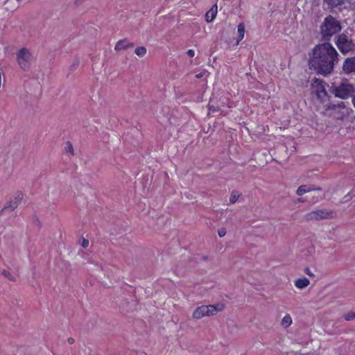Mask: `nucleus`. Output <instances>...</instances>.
I'll return each instance as SVG.
<instances>
[{"label":"nucleus","instance_id":"nucleus-36","mask_svg":"<svg viewBox=\"0 0 355 355\" xmlns=\"http://www.w3.org/2000/svg\"><path fill=\"white\" fill-rule=\"evenodd\" d=\"M344 105V103L343 102H341L339 105H338V107H343Z\"/></svg>","mask_w":355,"mask_h":355},{"label":"nucleus","instance_id":"nucleus-4","mask_svg":"<svg viewBox=\"0 0 355 355\" xmlns=\"http://www.w3.org/2000/svg\"><path fill=\"white\" fill-rule=\"evenodd\" d=\"M338 49L343 54L348 53L355 51V43L352 36L347 33V31L339 34L335 42Z\"/></svg>","mask_w":355,"mask_h":355},{"label":"nucleus","instance_id":"nucleus-34","mask_svg":"<svg viewBox=\"0 0 355 355\" xmlns=\"http://www.w3.org/2000/svg\"><path fill=\"white\" fill-rule=\"evenodd\" d=\"M85 0H76V4H80L82 3Z\"/></svg>","mask_w":355,"mask_h":355},{"label":"nucleus","instance_id":"nucleus-9","mask_svg":"<svg viewBox=\"0 0 355 355\" xmlns=\"http://www.w3.org/2000/svg\"><path fill=\"white\" fill-rule=\"evenodd\" d=\"M352 0H324L328 6L331 8H338L340 11L347 8L346 3H351Z\"/></svg>","mask_w":355,"mask_h":355},{"label":"nucleus","instance_id":"nucleus-15","mask_svg":"<svg viewBox=\"0 0 355 355\" xmlns=\"http://www.w3.org/2000/svg\"><path fill=\"white\" fill-rule=\"evenodd\" d=\"M325 82L322 81V80H320L318 83V85H316V94L318 96V98H322L323 96H327V92L325 89V87H324V85H325Z\"/></svg>","mask_w":355,"mask_h":355},{"label":"nucleus","instance_id":"nucleus-30","mask_svg":"<svg viewBox=\"0 0 355 355\" xmlns=\"http://www.w3.org/2000/svg\"><path fill=\"white\" fill-rule=\"evenodd\" d=\"M187 53L189 57H193L195 54L194 51L192 49L188 50Z\"/></svg>","mask_w":355,"mask_h":355},{"label":"nucleus","instance_id":"nucleus-33","mask_svg":"<svg viewBox=\"0 0 355 355\" xmlns=\"http://www.w3.org/2000/svg\"><path fill=\"white\" fill-rule=\"evenodd\" d=\"M202 76H203L202 73H198V74H196V77L197 78H202Z\"/></svg>","mask_w":355,"mask_h":355},{"label":"nucleus","instance_id":"nucleus-5","mask_svg":"<svg viewBox=\"0 0 355 355\" xmlns=\"http://www.w3.org/2000/svg\"><path fill=\"white\" fill-rule=\"evenodd\" d=\"M17 62L21 69L28 71L31 66L32 55L30 51L26 48H21L16 53Z\"/></svg>","mask_w":355,"mask_h":355},{"label":"nucleus","instance_id":"nucleus-14","mask_svg":"<svg viewBox=\"0 0 355 355\" xmlns=\"http://www.w3.org/2000/svg\"><path fill=\"white\" fill-rule=\"evenodd\" d=\"M207 306L203 305L201 306L198 307L193 313V317L195 319H200L203 318L204 316H207Z\"/></svg>","mask_w":355,"mask_h":355},{"label":"nucleus","instance_id":"nucleus-27","mask_svg":"<svg viewBox=\"0 0 355 355\" xmlns=\"http://www.w3.org/2000/svg\"><path fill=\"white\" fill-rule=\"evenodd\" d=\"M304 272L309 277H314L313 273L311 271L310 268L306 267L304 268Z\"/></svg>","mask_w":355,"mask_h":355},{"label":"nucleus","instance_id":"nucleus-19","mask_svg":"<svg viewBox=\"0 0 355 355\" xmlns=\"http://www.w3.org/2000/svg\"><path fill=\"white\" fill-rule=\"evenodd\" d=\"M135 53L139 57H143L146 53V49L144 46H138L135 49Z\"/></svg>","mask_w":355,"mask_h":355},{"label":"nucleus","instance_id":"nucleus-1","mask_svg":"<svg viewBox=\"0 0 355 355\" xmlns=\"http://www.w3.org/2000/svg\"><path fill=\"white\" fill-rule=\"evenodd\" d=\"M338 53L329 42L315 45L309 53V67L317 74L324 76L331 74L339 62Z\"/></svg>","mask_w":355,"mask_h":355},{"label":"nucleus","instance_id":"nucleus-6","mask_svg":"<svg viewBox=\"0 0 355 355\" xmlns=\"http://www.w3.org/2000/svg\"><path fill=\"white\" fill-rule=\"evenodd\" d=\"M334 217V211L327 209H318L311 211L306 214L305 218L307 220L333 218Z\"/></svg>","mask_w":355,"mask_h":355},{"label":"nucleus","instance_id":"nucleus-25","mask_svg":"<svg viewBox=\"0 0 355 355\" xmlns=\"http://www.w3.org/2000/svg\"><path fill=\"white\" fill-rule=\"evenodd\" d=\"M346 321H351L355 319V312H349L344 315Z\"/></svg>","mask_w":355,"mask_h":355},{"label":"nucleus","instance_id":"nucleus-17","mask_svg":"<svg viewBox=\"0 0 355 355\" xmlns=\"http://www.w3.org/2000/svg\"><path fill=\"white\" fill-rule=\"evenodd\" d=\"M241 196V193L237 190H233L230 197V204H234Z\"/></svg>","mask_w":355,"mask_h":355},{"label":"nucleus","instance_id":"nucleus-2","mask_svg":"<svg viewBox=\"0 0 355 355\" xmlns=\"http://www.w3.org/2000/svg\"><path fill=\"white\" fill-rule=\"evenodd\" d=\"M320 28L322 39L325 41L324 42H329L334 35L341 31L342 26L338 20L329 15L324 19Z\"/></svg>","mask_w":355,"mask_h":355},{"label":"nucleus","instance_id":"nucleus-11","mask_svg":"<svg viewBox=\"0 0 355 355\" xmlns=\"http://www.w3.org/2000/svg\"><path fill=\"white\" fill-rule=\"evenodd\" d=\"M134 44L132 42H129L127 39H123L116 42L114 49L116 51H121L128 48H132Z\"/></svg>","mask_w":355,"mask_h":355},{"label":"nucleus","instance_id":"nucleus-7","mask_svg":"<svg viewBox=\"0 0 355 355\" xmlns=\"http://www.w3.org/2000/svg\"><path fill=\"white\" fill-rule=\"evenodd\" d=\"M23 197H24L23 193L21 191H17L16 193L14 198L11 199L9 202H8L5 205L4 207L6 208V210L8 209L10 211L15 210L18 207V205H19L21 201L22 200Z\"/></svg>","mask_w":355,"mask_h":355},{"label":"nucleus","instance_id":"nucleus-32","mask_svg":"<svg viewBox=\"0 0 355 355\" xmlns=\"http://www.w3.org/2000/svg\"><path fill=\"white\" fill-rule=\"evenodd\" d=\"M67 341L69 344H73L74 343V339L73 338H69L67 339Z\"/></svg>","mask_w":355,"mask_h":355},{"label":"nucleus","instance_id":"nucleus-28","mask_svg":"<svg viewBox=\"0 0 355 355\" xmlns=\"http://www.w3.org/2000/svg\"><path fill=\"white\" fill-rule=\"evenodd\" d=\"M208 107H209V111H211V112H216V111L218 110V107H216V106H214V105H211L210 103L208 105Z\"/></svg>","mask_w":355,"mask_h":355},{"label":"nucleus","instance_id":"nucleus-20","mask_svg":"<svg viewBox=\"0 0 355 355\" xmlns=\"http://www.w3.org/2000/svg\"><path fill=\"white\" fill-rule=\"evenodd\" d=\"M354 196H355V190L352 189L343 198L342 202L343 203L347 202Z\"/></svg>","mask_w":355,"mask_h":355},{"label":"nucleus","instance_id":"nucleus-8","mask_svg":"<svg viewBox=\"0 0 355 355\" xmlns=\"http://www.w3.org/2000/svg\"><path fill=\"white\" fill-rule=\"evenodd\" d=\"M342 69L346 74L355 73V55L346 58L343 62Z\"/></svg>","mask_w":355,"mask_h":355},{"label":"nucleus","instance_id":"nucleus-10","mask_svg":"<svg viewBox=\"0 0 355 355\" xmlns=\"http://www.w3.org/2000/svg\"><path fill=\"white\" fill-rule=\"evenodd\" d=\"M315 190L321 191L322 189L320 187H316L313 184H303L298 187L296 193L297 196H302L305 193Z\"/></svg>","mask_w":355,"mask_h":355},{"label":"nucleus","instance_id":"nucleus-22","mask_svg":"<svg viewBox=\"0 0 355 355\" xmlns=\"http://www.w3.org/2000/svg\"><path fill=\"white\" fill-rule=\"evenodd\" d=\"M238 33H239V39L241 40L244 37L245 33V26L243 24H240L238 26Z\"/></svg>","mask_w":355,"mask_h":355},{"label":"nucleus","instance_id":"nucleus-24","mask_svg":"<svg viewBox=\"0 0 355 355\" xmlns=\"http://www.w3.org/2000/svg\"><path fill=\"white\" fill-rule=\"evenodd\" d=\"M65 150L67 153H69L72 155H73V147L70 141H67L66 143Z\"/></svg>","mask_w":355,"mask_h":355},{"label":"nucleus","instance_id":"nucleus-21","mask_svg":"<svg viewBox=\"0 0 355 355\" xmlns=\"http://www.w3.org/2000/svg\"><path fill=\"white\" fill-rule=\"evenodd\" d=\"M1 274L8 280L12 282L16 281V277L12 275L8 270H3L1 272Z\"/></svg>","mask_w":355,"mask_h":355},{"label":"nucleus","instance_id":"nucleus-37","mask_svg":"<svg viewBox=\"0 0 355 355\" xmlns=\"http://www.w3.org/2000/svg\"><path fill=\"white\" fill-rule=\"evenodd\" d=\"M298 201L299 202H303V200L302 199H300V198L298 199Z\"/></svg>","mask_w":355,"mask_h":355},{"label":"nucleus","instance_id":"nucleus-12","mask_svg":"<svg viewBox=\"0 0 355 355\" xmlns=\"http://www.w3.org/2000/svg\"><path fill=\"white\" fill-rule=\"evenodd\" d=\"M224 304H217L216 305H209L207 306V316L214 315L218 312L222 311L224 309Z\"/></svg>","mask_w":355,"mask_h":355},{"label":"nucleus","instance_id":"nucleus-23","mask_svg":"<svg viewBox=\"0 0 355 355\" xmlns=\"http://www.w3.org/2000/svg\"><path fill=\"white\" fill-rule=\"evenodd\" d=\"M79 64H80V61L78 58H76L73 63L71 64V66L69 67V70L72 72L73 71H75L78 67L79 66Z\"/></svg>","mask_w":355,"mask_h":355},{"label":"nucleus","instance_id":"nucleus-16","mask_svg":"<svg viewBox=\"0 0 355 355\" xmlns=\"http://www.w3.org/2000/svg\"><path fill=\"white\" fill-rule=\"evenodd\" d=\"M309 283L310 282L307 278H300L295 280V286L298 288L302 289L308 286Z\"/></svg>","mask_w":355,"mask_h":355},{"label":"nucleus","instance_id":"nucleus-3","mask_svg":"<svg viewBox=\"0 0 355 355\" xmlns=\"http://www.w3.org/2000/svg\"><path fill=\"white\" fill-rule=\"evenodd\" d=\"M329 92H331L335 97L341 99H347L350 96L352 97V95L354 92V87L347 80H345L337 85H333Z\"/></svg>","mask_w":355,"mask_h":355},{"label":"nucleus","instance_id":"nucleus-13","mask_svg":"<svg viewBox=\"0 0 355 355\" xmlns=\"http://www.w3.org/2000/svg\"><path fill=\"white\" fill-rule=\"evenodd\" d=\"M218 12V7L216 4H214L211 8L206 12L205 19L207 22H211L216 17Z\"/></svg>","mask_w":355,"mask_h":355},{"label":"nucleus","instance_id":"nucleus-29","mask_svg":"<svg viewBox=\"0 0 355 355\" xmlns=\"http://www.w3.org/2000/svg\"><path fill=\"white\" fill-rule=\"evenodd\" d=\"M88 245H89V241L87 239H84L82 242V246L85 248Z\"/></svg>","mask_w":355,"mask_h":355},{"label":"nucleus","instance_id":"nucleus-18","mask_svg":"<svg viewBox=\"0 0 355 355\" xmlns=\"http://www.w3.org/2000/svg\"><path fill=\"white\" fill-rule=\"evenodd\" d=\"M282 325L288 327L292 324V318L289 315H285L282 320Z\"/></svg>","mask_w":355,"mask_h":355},{"label":"nucleus","instance_id":"nucleus-26","mask_svg":"<svg viewBox=\"0 0 355 355\" xmlns=\"http://www.w3.org/2000/svg\"><path fill=\"white\" fill-rule=\"evenodd\" d=\"M226 233L227 232L225 227H221L218 230V234L220 237H223Z\"/></svg>","mask_w":355,"mask_h":355},{"label":"nucleus","instance_id":"nucleus-35","mask_svg":"<svg viewBox=\"0 0 355 355\" xmlns=\"http://www.w3.org/2000/svg\"><path fill=\"white\" fill-rule=\"evenodd\" d=\"M6 208L3 207V208L2 209L0 210V215H1L4 211H6Z\"/></svg>","mask_w":355,"mask_h":355},{"label":"nucleus","instance_id":"nucleus-31","mask_svg":"<svg viewBox=\"0 0 355 355\" xmlns=\"http://www.w3.org/2000/svg\"><path fill=\"white\" fill-rule=\"evenodd\" d=\"M352 104H353L354 107H355V89H354V94L352 95Z\"/></svg>","mask_w":355,"mask_h":355}]
</instances>
